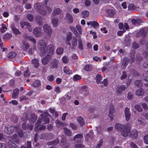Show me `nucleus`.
I'll return each mask as SVG.
<instances>
[{
    "mask_svg": "<svg viewBox=\"0 0 148 148\" xmlns=\"http://www.w3.org/2000/svg\"><path fill=\"white\" fill-rule=\"evenodd\" d=\"M47 45L46 42L44 40H41L39 41L38 46H39L40 53L42 56L46 54L50 56L53 53L54 46L52 45H50L48 46L46 49Z\"/></svg>",
    "mask_w": 148,
    "mask_h": 148,
    "instance_id": "obj_1",
    "label": "nucleus"
},
{
    "mask_svg": "<svg viewBox=\"0 0 148 148\" xmlns=\"http://www.w3.org/2000/svg\"><path fill=\"white\" fill-rule=\"evenodd\" d=\"M35 8L41 14L44 16L47 14H49L52 10L51 7L47 6L46 3L45 5H43L37 4L35 5Z\"/></svg>",
    "mask_w": 148,
    "mask_h": 148,
    "instance_id": "obj_2",
    "label": "nucleus"
},
{
    "mask_svg": "<svg viewBox=\"0 0 148 148\" xmlns=\"http://www.w3.org/2000/svg\"><path fill=\"white\" fill-rule=\"evenodd\" d=\"M48 114L47 113H45L44 114H41V116L42 117V119H38L36 123V126L35 127V130H38L39 125L40 123H42L41 121H44V123H48L49 122V120L47 116Z\"/></svg>",
    "mask_w": 148,
    "mask_h": 148,
    "instance_id": "obj_3",
    "label": "nucleus"
},
{
    "mask_svg": "<svg viewBox=\"0 0 148 148\" xmlns=\"http://www.w3.org/2000/svg\"><path fill=\"white\" fill-rule=\"evenodd\" d=\"M43 30L48 36L50 37L52 33L51 27L48 24H45L43 26Z\"/></svg>",
    "mask_w": 148,
    "mask_h": 148,
    "instance_id": "obj_4",
    "label": "nucleus"
},
{
    "mask_svg": "<svg viewBox=\"0 0 148 148\" xmlns=\"http://www.w3.org/2000/svg\"><path fill=\"white\" fill-rule=\"evenodd\" d=\"M122 136L125 137L132 136V134L130 132V127L125 126V127L123 129L121 132Z\"/></svg>",
    "mask_w": 148,
    "mask_h": 148,
    "instance_id": "obj_5",
    "label": "nucleus"
},
{
    "mask_svg": "<svg viewBox=\"0 0 148 148\" xmlns=\"http://www.w3.org/2000/svg\"><path fill=\"white\" fill-rule=\"evenodd\" d=\"M115 112V109L114 105L111 104L110 105L109 109V116L111 120H113L114 118L113 114Z\"/></svg>",
    "mask_w": 148,
    "mask_h": 148,
    "instance_id": "obj_6",
    "label": "nucleus"
},
{
    "mask_svg": "<svg viewBox=\"0 0 148 148\" xmlns=\"http://www.w3.org/2000/svg\"><path fill=\"white\" fill-rule=\"evenodd\" d=\"M20 25L22 28H23L25 26L26 28L29 32H31L32 30V28H31L30 23L25 21H21L20 22Z\"/></svg>",
    "mask_w": 148,
    "mask_h": 148,
    "instance_id": "obj_7",
    "label": "nucleus"
},
{
    "mask_svg": "<svg viewBox=\"0 0 148 148\" xmlns=\"http://www.w3.org/2000/svg\"><path fill=\"white\" fill-rule=\"evenodd\" d=\"M20 25L22 28H23L25 26L26 28L29 32H31L32 30V28H31L30 23L25 21H21L20 22Z\"/></svg>",
    "mask_w": 148,
    "mask_h": 148,
    "instance_id": "obj_8",
    "label": "nucleus"
},
{
    "mask_svg": "<svg viewBox=\"0 0 148 148\" xmlns=\"http://www.w3.org/2000/svg\"><path fill=\"white\" fill-rule=\"evenodd\" d=\"M33 34L36 37H39L42 36V32L41 31V28L40 27L35 28L33 31Z\"/></svg>",
    "mask_w": 148,
    "mask_h": 148,
    "instance_id": "obj_9",
    "label": "nucleus"
},
{
    "mask_svg": "<svg viewBox=\"0 0 148 148\" xmlns=\"http://www.w3.org/2000/svg\"><path fill=\"white\" fill-rule=\"evenodd\" d=\"M124 114L126 120L128 121L130 119L131 113L129 108L126 107L125 108L124 110Z\"/></svg>",
    "mask_w": 148,
    "mask_h": 148,
    "instance_id": "obj_10",
    "label": "nucleus"
},
{
    "mask_svg": "<svg viewBox=\"0 0 148 148\" xmlns=\"http://www.w3.org/2000/svg\"><path fill=\"white\" fill-rule=\"evenodd\" d=\"M127 88L125 86L122 85L117 87L116 92L118 94H121L123 91L125 90Z\"/></svg>",
    "mask_w": 148,
    "mask_h": 148,
    "instance_id": "obj_11",
    "label": "nucleus"
},
{
    "mask_svg": "<svg viewBox=\"0 0 148 148\" xmlns=\"http://www.w3.org/2000/svg\"><path fill=\"white\" fill-rule=\"evenodd\" d=\"M125 125L117 123L115 124V127L117 131L121 132L124 127H125Z\"/></svg>",
    "mask_w": 148,
    "mask_h": 148,
    "instance_id": "obj_12",
    "label": "nucleus"
},
{
    "mask_svg": "<svg viewBox=\"0 0 148 148\" xmlns=\"http://www.w3.org/2000/svg\"><path fill=\"white\" fill-rule=\"evenodd\" d=\"M81 92L84 96H86L88 94V88L86 86H82L81 88Z\"/></svg>",
    "mask_w": 148,
    "mask_h": 148,
    "instance_id": "obj_13",
    "label": "nucleus"
},
{
    "mask_svg": "<svg viewBox=\"0 0 148 148\" xmlns=\"http://www.w3.org/2000/svg\"><path fill=\"white\" fill-rule=\"evenodd\" d=\"M14 128V127L10 126H8L6 127L5 131L8 134H10L13 132Z\"/></svg>",
    "mask_w": 148,
    "mask_h": 148,
    "instance_id": "obj_14",
    "label": "nucleus"
},
{
    "mask_svg": "<svg viewBox=\"0 0 148 148\" xmlns=\"http://www.w3.org/2000/svg\"><path fill=\"white\" fill-rule=\"evenodd\" d=\"M87 24L88 25H91L94 28L96 29L98 27L99 24L96 21H90V22H87Z\"/></svg>",
    "mask_w": 148,
    "mask_h": 148,
    "instance_id": "obj_15",
    "label": "nucleus"
},
{
    "mask_svg": "<svg viewBox=\"0 0 148 148\" xmlns=\"http://www.w3.org/2000/svg\"><path fill=\"white\" fill-rule=\"evenodd\" d=\"M10 27L13 33L17 35L21 34V32L18 29L15 27L14 26L13 24H12L11 25Z\"/></svg>",
    "mask_w": 148,
    "mask_h": 148,
    "instance_id": "obj_16",
    "label": "nucleus"
},
{
    "mask_svg": "<svg viewBox=\"0 0 148 148\" xmlns=\"http://www.w3.org/2000/svg\"><path fill=\"white\" fill-rule=\"evenodd\" d=\"M147 32V30L145 29H141L137 34V36H144Z\"/></svg>",
    "mask_w": 148,
    "mask_h": 148,
    "instance_id": "obj_17",
    "label": "nucleus"
},
{
    "mask_svg": "<svg viewBox=\"0 0 148 148\" xmlns=\"http://www.w3.org/2000/svg\"><path fill=\"white\" fill-rule=\"evenodd\" d=\"M23 45L22 49L24 51L27 50L29 47L28 44L25 40H23Z\"/></svg>",
    "mask_w": 148,
    "mask_h": 148,
    "instance_id": "obj_18",
    "label": "nucleus"
},
{
    "mask_svg": "<svg viewBox=\"0 0 148 148\" xmlns=\"http://www.w3.org/2000/svg\"><path fill=\"white\" fill-rule=\"evenodd\" d=\"M59 20L57 18H53L51 20V23L53 27H56L58 25Z\"/></svg>",
    "mask_w": 148,
    "mask_h": 148,
    "instance_id": "obj_19",
    "label": "nucleus"
},
{
    "mask_svg": "<svg viewBox=\"0 0 148 148\" xmlns=\"http://www.w3.org/2000/svg\"><path fill=\"white\" fill-rule=\"evenodd\" d=\"M32 62L35 68H37L39 66V60L38 59H35L33 60Z\"/></svg>",
    "mask_w": 148,
    "mask_h": 148,
    "instance_id": "obj_20",
    "label": "nucleus"
},
{
    "mask_svg": "<svg viewBox=\"0 0 148 148\" xmlns=\"http://www.w3.org/2000/svg\"><path fill=\"white\" fill-rule=\"evenodd\" d=\"M77 120L81 126H83L84 124V121L82 117L81 116L78 117L77 118Z\"/></svg>",
    "mask_w": 148,
    "mask_h": 148,
    "instance_id": "obj_21",
    "label": "nucleus"
},
{
    "mask_svg": "<svg viewBox=\"0 0 148 148\" xmlns=\"http://www.w3.org/2000/svg\"><path fill=\"white\" fill-rule=\"evenodd\" d=\"M132 22L134 25H138L141 23L142 20L141 19H139L136 20L132 18L131 20Z\"/></svg>",
    "mask_w": 148,
    "mask_h": 148,
    "instance_id": "obj_22",
    "label": "nucleus"
},
{
    "mask_svg": "<svg viewBox=\"0 0 148 148\" xmlns=\"http://www.w3.org/2000/svg\"><path fill=\"white\" fill-rule=\"evenodd\" d=\"M19 92V90L18 89H16L14 90L12 95L13 98L16 99L17 97Z\"/></svg>",
    "mask_w": 148,
    "mask_h": 148,
    "instance_id": "obj_23",
    "label": "nucleus"
},
{
    "mask_svg": "<svg viewBox=\"0 0 148 148\" xmlns=\"http://www.w3.org/2000/svg\"><path fill=\"white\" fill-rule=\"evenodd\" d=\"M144 94L143 90L141 88L137 90L136 92V94L138 96L143 95Z\"/></svg>",
    "mask_w": 148,
    "mask_h": 148,
    "instance_id": "obj_24",
    "label": "nucleus"
},
{
    "mask_svg": "<svg viewBox=\"0 0 148 148\" xmlns=\"http://www.w3.org/2000/svg\"><path fill=\"white\" fill-rule=\"evenodd\" d=\"M50 58L49 56H46L42 59V64L44 65H45L47 64L49 61Z\"/></svg>",
    "mask_w": 148,
    "mask_h": 148,
    "instance_id": "obj_25",
    "label": "nucleus"
},
{
    "mask_svg": "<svg viewBox=\"0 0 148 148\" xmlns=\"http://www.w3.org/2000/svg\"><path fill=\"white\" fill-rule=\"evenodd\" d=\"M36 20L37 23L39 25L42 24V17L40 16H37L36 17Z\"/></svg>",
    "mask_w": 148,
    "mask_h": 148,
    "instance_id": "obj_26",
    "label": "nucleus"
},
{
    "mask_svg": "<svg viewBox=\"0 0 148 148\" xmlns=\"http://www.w3.org/2000/svg\"><path fill=\"white\" fill-rule=\"evenodd\" d=\"M64 71L65 73L67 74H72L73 72L72 69H69L66 67H64Z\"/></svg>",
    "mask_w": 148,
    "mask_h": 148,
    "instance_id": "obj_27",
    "label": "nucleus"
},
{
    "mask_svg": "<svg viewBox=\"0 0 148 148\" xmlns=\"http://www.w3.org/2000/svg\"><path fill=\"white\" fill-rule=\"evenodd\" d=\"M66 18L69 23H72L73 22V18L72 16L70 14L67 13L66 15Z\"/></svg>",
    "mask_w": 148,
    "mask_h": 148,
    "instance_id": "obj_28",
    "label": "nucleus"
},
{
    "mask_svg": "<svg viewBox=\"0 0 148 148\" xmlns=\"http://www.w3.org/2000/svg\"><path fill=\"white\" fill-rule=\"evenodd\" d=\"M82 15L83 18H87L88 16L89 12L87 10H84L82 12Z\"/></svg>",
    "mask_w": 148,
    "mask_h": 148,
    "instance_id": "obj_29",
    "label": "nucleus"
},
{
    "mask_svg": "<svg viewBox=\"0 0 148 148\" xmlns=\"http://www.w3.org/2000/svg\"><path fill=\"white\" fill-rule=\"evenodd\" d=\"M64 133L68 136H71L72 135V133L71 131L66 128H64Z\"/></svg>",
    "mask_w": 148,
    "mask_h": 148,
    "instance_id": "obj_30",
    "label": "nucleus"
},
{
    "mask_svg": "<svg viewBox=\"0 0 148 148\" xmlns=\"http://www.w3.org/2000/svg\"><path fill=\"white\" fill-rule=\"evenodd\" d=\"M31 94L30 92H29L25 96H23L21 97L20 98V100L22 101L24 100L27 99L28 98V97H27V96L28 97H30L31 95Z\"/></svg>",
    "mask_w": 148,
    "mask_h": 148,
    "instance_id": "obj_31",
    "label": "nucleus"
},
{
    "mask_svg": "<svg viewBox=\"0 0 148 148\" xmlns=\"http://www.w3.org/2000/svg\"><path fill=\"white\" fill-rule=\"evenodd\" d=\"M92 66L89 64L86 65L84 67V69L87 71H90L92 69Z\"/></svg>",
    "mask_w": 148,
    "mask_h": 148,
    "instance_id": "obj_32",
    "label": "nucleus"
},
{
    "mask_svg": "<svg viewBox=\"0 0 148 148\" xmlns=\"http://www.w3.org/2000/svg\"><path fill=\"white\" fill-rule=\"evenodd\" d=\"M138 121V122L140 124L145 125L146 123L145 120L141 117H139Z\"/></svg>",
    "mask_w": 148,
    "mask_h": 148,
    "instance_id": "obj_33",
    "label": "nucleus"
},
{
    "mask_svg": "<svg viewBox=\"0 0 148 148\" xmlns=\"http://www.w3.org/2000/svg\"><path fill=\"white\" fill-rule=\"evenodd\" d=\"M16 56V53L14 52H12L9 53L8 57L10 59H12L15 57Z\"/></svg>",
    "mask_w": 148,
    "mask_h": 148,
    "instance_id": "obj_34",
    "label": "nucleus"
},
{
    "mask_svg": "<svg viewBox=\"0 0 148 148\" xmlns=\"http://www.w3.org/2000/svg\"><path fill=\"white\" fill-rule=\"evenodd\" d=\"M78 47L79 48L80 50H82L83 49V47L82 46V42L81 38H79L78 40Z\"/></svg>",
    "mask_w": 148,
    "mask_h": 148,
    "instance_id": "obj_35",
    "label": "nucleus"
},
{
    "mask_svg": "<svg viewBox=\"0 0 148 148\" xmlns=\"http://www.w3.org/2000/svg\"><path fill=\"white\" fill-rule=\"evenodd\" d=\"M61 12V10L59 8L55 9L53 12L52 14L53 15H56L59 14Z\"/></svg>",
    "mask_w": 148,
    "mask_h": 148,
    "instance_id": "obj_36",
    "label": "nucleus"
},
{
    "mask_svg": "<svg viewBox=\"0 0 148 148\" xmlns=\"http://www.w3.org/2000/svg\"><path fill=\"white\" fill-rule=\"evenodd\" d=\"M107 12L108 15L110 16H113L115 13L114 10L111 9L108 10Z\"/></svg>",
    "mask_w": 148,
    "mask_h": 148,
    "instance_id": "obj_37",
    "label": "nucleus"
},
{
    "mask_svg": "<svg viewBox=\"0 0 148 148\" xmlns=\"http://www.w3.org/2000/svg\"><path fill=\"white\" fill-rule=\"evenodd\" d=\"M26 38L27 40H29L31 41L32 42L34 43H36V40L34 38H33V37L31 36H26Z\"/></svg>",
    "mask_w": 148,
    "mask_h": 148,
    "instance_id": "obj_38",
    "label": "nucleus"
},
{
    "mask_svg": "<svg viewBox=\"0 0 148 148\" xmlns=\"http://www.w3.org/2000/svg\"><path fill=\"white\" fill-rule=\"evenodd\" d=\"M8 144L10 148H17L15 144L14 143H12L11 141L9 142Z\"/></svg>",
    "mask_w": 148,
    "mask_h": 148,
    "instance_id": "obj_39",
    "label": "nucleus"
},
{
    "mask_svg": "<svg viewBox=\"0 0 148 148\" xmlns=\"http://www.w3.org/2000/svg\"><path fill=\"white\" fill-rule=\"evenodd\" d=\"M81 78V77L78 75H76L73 77V79L74 81H76L79 80Z\"/></svg>",
    "mask_w": 148,
    "mask_h": 148,
    "instance_id": "obj_40",
    "label": "nucleus"
},
{
    "mask_svg": "<svg viewBox=\"0 0 148 148\" xmlns=\"http://www.w3.org/2000/svg\"><path fill=\"white\" fill-rule=\"evenodd\" d=\"M84 147V145L80 143L75 144L74 146L75 148H83Z\"/></svg>",
    "mask_w": 148,
    "mask_h": 148,
    "instance_id": "obj_41",
    "label": "nucleus"
},
{
    "mask_svg": "<svg viewBox=\"0 0 148 148\" xmlns=\"http://www.w3.org/2000/svg\"><path fill=\"white\" fill-rule=\"evenodd\" d=\"M26 17L27 19L30 21H32L34 20V17L33 16L30 14H27Z\"/></svg>",
    "mask_w": 148,
    "mask_h": 148,
    "instance_id": "obj_42",
    "label": "nucleus"
},
{
    "mask_svg": "<svg viewBox=\"0 0 148 148\" xmlns=\"http://www.w3.org/2000/svg\"><path fill=\"white\" fill-rule=\"evenodd\" d=\"M72 45L73 46H76L77 45V39L75 37L73 38L72 41Z\"/></svg>",
    "mask_w": 148,
    "mask_h": 148,
    "instance_id": "obj_43",
    "label": "nucleus"
},
{
    "mask_svg": "<svg viewBox=\"0 0 148 148\" xmlns=\"http://www.w3.org/2000/svg\"><path fill=\"white\" fill-rule=\"evenodd\" d=\"M12 34L10 33H7L3 36L4 39H10L11 38Z\"/></svg>",
    "mask_w": 148,
    "mask_h": 148,
    "instance_id": "obj_44",
    "label": "nucleus"
},
{
    "mask_svg": "<svg viewBox=\"0 0 148 148\" xmlns=\"http://www.w3.org/2000/svg\"><path fill=\"white\" fill-rule=\"evenodd\" d=\"M83 137L82 134H78L76 135L74 138V140H77V139H79Z\"/></svg>",
    "mask_w": 148,
    "mask_h": 148,
    "instance_id": "obj_45",
    "label": "nucleus"
},
{
    "mask_svg": "<svg viewBox=\"0 0 148 148\" xmlns=\"http://www.w3.org/2000/svg\"><path fill=\"white\" fill-rule=\"evenodd\" d=\"M102 77L101 75H97L96 76V82L98 83L100 82V81L102 79Z\"/></svg>",
    "mask_w": 148,
    "mask_h": 148,
    "instance_id": "obj_46",
    "label": "nucleus"
},
{
    "mask_svg": "<svg viewBox=\"0 0 148 148\" xmlns=\"http://www.w3.org/2000/svg\"><path fill=\"white\" fill-rule=\"evenodd\" d=\"M37 119V117L34 114H32L31 116L30 121L32 123H34Z\"/></svg>",
    "mask_w": 148,
    "mask_h": 148,
    "instance_id": "obj_47",
    "label": "nucleus"
},
{
    "mask_svg": "<svg viewBox=\"0 0 148 148\" xmlns=\"http://www.w3.org/2000/svg\"><path fill=\"white\" fill-rule=\"evenodd\" d=\"M2 28L1 29V32L4 33L7 30V28L3 24L2 25Z\"/></svg>",
    "mask_w": 148,
    "mask_h": 148,
    "instance_id": "obj_48",
    "label": "nucleus"
},
{
    "mask_svg": "<svg viewBox=\"0 0 148 148\" xmlns=\"http://www.w3.org/2000/svg\"><path fill=\"white\" fill-rule=\"evenodd\" d=\"M31 142H28L26 145V147L22 146H21V148H31Z\"/></svg>",
    "mask_w": 148,
    "mask_h": 148,
    "instance_id": "obj_49",
    "label": "nucleus"
},
{
    "mask_svg": "<svg viewBox=\"0 0 148 148\" xmlns=\"http://www.w3.org/2000/svg\"><path fill=\"white\" fill-rule=\"evenodd\" d=\"M63 49L62 48H59L56 50L57 53L58 54H61L63 53Z\"/></svg>",
    "mask_w": 148,
    "mask_h": 148,
    "instance_id": "obj_50",
    "label": "nucleus"
},
{
    "mask_svg": "<svg viewBox=\"0 0 148 148\" xmlns=\"http://www.w3.org/2000/svg\"><path fill=\"white\" fill-rule=\"evenodd\" d=\"M40 82L39 81H36L33 83L34 86L35 87H38L40 86Z\"/></svg>",
    "mask_w": 148,
    "mask_h": 148,
    "instance_id": "obj_51",
    "label": "nucleus"
},
{
    "mask_svg": "<svg viewBox=\"0 0 148 148\" xmlns=\"http://www.w3.org/2000/svg\"><path fill=\"white\" fill-rule=\"evenodd\" d=\"M72 34V33L71 32L69 33L67 35L66 40V41L68 42L70 40L71 38Z\"/></svg>",
    "mask_w": 148,
    "mask_h": 148,
    "instance_id": "obj_52",
    "label": "nucleus"
},
{
    "mask_svg": "<svg viewBox=\"0 0 148 148\" xmlns=\"http://www.w3.org/2000/svg\"><path fill=\"white\" fill-rule=\"evenodd\" d=\"M103 143V141L102 140H101L99 141L96 147V148H100L102 145Z\"/></svg>",
    "mask_w": 148,
    "mask_h": 148,
    "instance_id": "obj_53",
    "label": "nucleus"
},
{
    "mask_svg": "<svg viewBox=\"0 0 148 148\" xmlns=\"http://www.w3.org/2000/svg\"><path fill=\"white\" fill-rule=\"evenodd\" d=\"M127 60L126 58L124 59L122 62V66H123V68H125L126 66Z\"/></svg>",
    "mask_w": 148,
    "mask_h": 148,
    "instance_id": "obj_54",
    "label": "nucleus"
},
{
    "mask_svg": "<svg viewBox=\"0 0 148 148\" xmlns=\"http://www.w3.org/2000/svg\"><path fill=\"white\" fill-rule=\"evenodd\" d=\"M62 60L64 63H66L68 62V59L67 57L64 56L62 58Z\"/></svg>",
    "mask_w": 148,
    "mask_h": 148,
    "instance_id": "obj_55",
    "label": "nucleus"
},
{
    "mask_svg": "<svg viewBox=\"0 0 148 148\" xmlns=\"http://www.w3.org/2000/svg\"><path fill=\"white\" fill-rule=\"evenodd\" d=\"M46 136H47V137H46V139H51L53 137V135L51 133H49L48 134H46Z\"/></svg>",
    "mask_w": 148,
    "mask_h": 148,
    "instance_id": "obj_56",
    "label": "nucleus"
},
{
    "mask_svg": "<svg viewBox=\"0 0 148 148\" xmlns=\"http://www.w3.org/2000/svg\"><path fill=\"white\" fill-rule=\"evenodd\" d=\"M90 33L93 35V38L95 39L97 38V36L96 35V33L95 32H93L92 30H90Z\"/></svg>",
    "mask_w": 148,
    "mask_h": 148,
    "instance_id": "obj_57",
    "label": "nucleus"
},
{
    "mask_svg": "<svg viewBox=\"0 0 148 148\" xmlns=\"http://www.w3.org/2000/svg\"><path fill=\"white\" fill-rule=\"evenodd\" d=\"M136 109L138 111L141 112L142 110V108L139 105H136L135 106Z\"/></svg>",
    "mask_w": 148,
    "mask_h": 148,
    "instance_id": "obj_58",
    "label": "nucleus"
},
{
    "mask_svg": "<svg viewBox=\"0 0 148 148\" xmlns=\"http://www.w3.org/2000/svg\"><path fill=\"white\" fill-rule=\"evenodd\" d=\"M65 98L66 100L70 99L71 98L70 95V93L68 92L66 94L65 96Z\"/></svg>",
    "mask_w": 148,
    "mask_h": 148,
    "instance_id": "obj_59",
    "label": "nucleus"
},
{
    "mask_svg": "<svg viewBox=\"0 0 148 148\" xmlns=\"http://www.w3.org/2000/svg\"><path fill=\"white\" fill-rule=\"evenodd\" d=\"M133 97V95L130 92H129L127 94V98L128 99L131 100Z\"/></svg>",
    "mask_w": 148,
    "mask_h": 148,
    "instance_id": "obj_60",
    "label": "nucleus"
},
{
    "mask_svg": "<svg viewBox=\"0 0 148 148\" xmlns=\"http://www.w3.org/2000/svg\"><path fill=\"white\" fill-rule=\"evenodd\" d=\"M144 143L148 144V135H145L144 137Z\"/></svg>",
    "mask_w": 148,
    "mask_h": 148,
    "instance_id": "obj_61",
    "label": "nucleus"
},
{
    "mask_svg": "<svg viewBox=\"0 0 148 148\" xmlns=\"http://www.w3.org/2000/svg\"><path fill=\"white\" fill-rule=\"evenodd\" d=\"M101 83L103 84V86H106L108 85V81L107 80L104 79Z\"/></svg>",
    "mask_w": 148,
    "mask_h": 148,
    "instance_id": "obj_62",
    "label": "nucleus"
},
{
    "mask_svg": "<svg viewBox=\"0 0 148 148\" xmlns=\"http://www.w3.org/2000/svg\"><path fill=\"white\" fill-rule=\"evenodd\" d=\"M70 126L73 129L75 130L77 128V126L73 123H71L70 124Z\"/></svg>",
    "mask_w": 148,
    "mask_h": 148,
    "instance_id": "obj_63",
    "label": "nucleus"
},
{
    "mask_svg": "<svg viewBox=\"0 0 148 148\" xmlns=\"http://www.w3.org/2000/svg\"><path fill=\"white\" fill-rule=\"evenodd\" d=\"M55 91L57 93L59 94L60 92V88L58 86L56 87L55 88Z\"/></svg>",
    "mask_w": 148,
    "mask_h": 148,
    "instance_id": "obj_64",
    "label": "nucleus"
}]
</instances>
